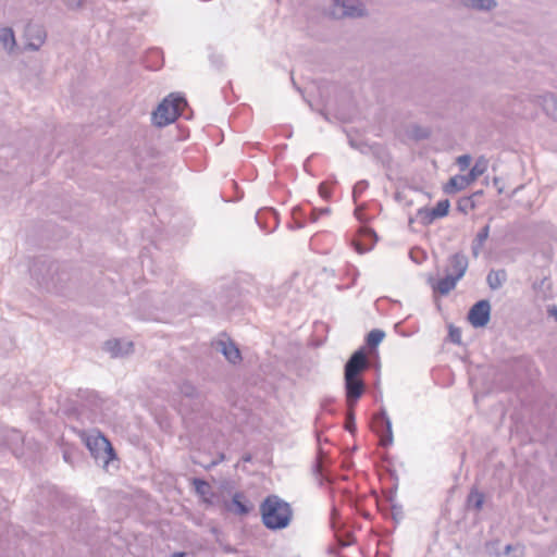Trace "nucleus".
Instances as JSON below:
<instances>
[{"instance_id": "f257e3e1", "label": "nucleus", "mask_w": 557, "mask_h": 557, "mask_svg": "<svg viewBox=\"0 0 557 557\" xmlns=\"http://www.w3.org/2000/svg\"><path fill=\"white\" fill-rule=\"evenodd\" d=\"M30 273L42 288L53 293H63L74 278L70 264L47 258H37Z\"/></svg>"}, {"instance_id": "f03ea898", "label": "nucleus", "mask_w": 557, "mask_h": 557, "mask_svg": "<svg viewBox=\"0 0 557 557\" xmlns=\"http://www.w3.org/2000/svg\"><path fill=\"white\" fill-rule=\"evenodd\" d=\"M366 368V348L360 347L351 354L344 366V388L347 407H356L358 400L366 393V383L361 377Z\"/></svg>"}, {"instance_id": "7ed1b4c3", "label": "nucleus", "mask_w": 557, "mask_h": 557, "mask_svg": "<svg viewBox=\"0 0 557 557\" xmlns=\"http://www.w3.org/2000/svg\"><path fill=\"white\" fill-rule=\"evenodd\" d=\"M260 515L263 525L272 531L283 530L293 519L292 506L277 495L267 496L260 504Z\"/></svg>"}, {"instance_id": "20e7f679", "label": "nucleus", "mask_w": 557, "mask_h": 557, "mask_svg": "<svg viewBox=\"0 0 557 557\" xmlns=\"http://www.w3.org/2000/svg\"><path fill=\"white\" fill-rule=\"evenodd\" d=\"M78 436L89 450L96 463L107 468L110 461L117 459L111 442L98 429L81 430L78 431Z\"/></svg>"}, {"instance_id": "39448f33", "label": "nucleus", "mask_w": 557, "mask_h": 557, "mask_svg": "<svg viewBox=\"0 0 557 557\" xmlns=\"http://www.w3.org/2000/svg\"><path fill=\"white\" fill-rule=\"evenodd\" d=\"M187 100L178 95L171 94L164 98L152 113L153 123L159 126H166L183 115L184 108H187Z\"/></svg>"}, {"instance_id": "423d86ee", "label": "nucleus", "mask_w": 557, "mask_h": 557, "mask_svg": "<svg viewBox=\"0 0 557 557\" xmlns=\"http://www.w3.org/2000/svg\"><path fill=\"white\" fill-rule=\"evenodd\" d=\"M372 430L381 437V445L386 447L393 443L392 422L382 408L372 419Z\"/></svg>"}, {"instance_id": "0eeeda50", "label": "nucleus", "mask_w": 557, "mask_h": 557, "mask_svg": "<svg viewBox=\"0 0 557 557\" xmlns=\"http://www.w3.org/2000/svg\"><path fill=\"white\" fill-rule=\"evenodd\" d=\"M468 321L478 329L484 327L491 320V304L487 299L476 301L468 311Z\"/></svg>"}, {"instance_id": "6e6552de", "label": "nucleus", "mask_w": 557, "mask_h": 557, "mask_svg": "<svg viewBox=\"0 0 557 557\" xmlns=\"http://www.w3.org/2000/svg\"><path fill=\"white\" fill-rule=\"evenodd\" d=\"M332 13L338 17H361L366 15V10L359 0H343L338 2Z\"/></svg>"}, {"instance_id": "1a4fd4ad", "label": "nucleus", "mask_w": 557, "mask_h": 557, "mask_svg": "<svg viewBox=\"0 0 557 557\" xmlns=\"http://www.w3.org/2000/svg\"><path fill=\"white\" fill-rule=\"evenodd\" d=\"M25 37L27 39L26 48L37 51L45 42L47 33L42 25L29 23L25 27Z\"/></svg>"}, {"instance_id": "9d476101", "label": "nucleus", "mask_w": 557, "mask_h": 557, "mask_svg": "<svg viewBox=\"0 0 557 557\" xmlns=\"http://www.w3.org/2000/svg\"><path fill=\"white\" fill-rule=\"evenodd\" d=\"M468 267V257L463 252L459 251L448 258L446 273L453 275L459 281L466 274Z\"/></svg>"}, {"instance_id": "9b49d317", "label": "nucleus", "mask_w": 557, "mask_h": 557, "mask_svg": "<svg viewBox=\"0 0 557 557\" xmlns=\"http://www.w3.org/2000/svg\"><path fill=\"white\" fill-rule=\"evenodd\" d=\"M182 396L191 401V411H199L203 406L205 397L198 388L188 381H185L178 386Z\"/></svg>"}, {"instance_id": "f8f14e48", "label": "nucleus", "mask_w": 557, "mask_h": 557, "mask_svg": "<svg viewBox=\"0 0 557 557\" xmlns=\"http://www.w3.org/2000/svg\"><path fill=\"white\" fill-rule=\"evenodd\" d=\"M133 342L117 338L108 339L103 344V350L109 352L113 358L127 356L133 352Z\"/></svg>"}, {"instance_id": "ddd939ff", "label": "nucleus", "mask_w": 557, "mask_h": 557, "mask_svg": "<svg viewBox=\"0 0 557 557\" xmlns=\"http://www.w3.org/2000/svg\"><path fill=\"white\" fill-rule=\"evenodd\" d=\"M228 511L238 516H247L253 508L252 504L246 498L245 494L237 492L233 495L231 504L226 506Z\"/></svg>"}, {"instance_id": "4468645a", "label": "nucleus", "mask_w": 557, "mask_h": 557, "mask_svg": "<svg viewBox=\"0 0 557 557\" xmlns=\"http://www.w3.org/2000/svg\"><path fill=\"white\" fill-rule=\"evenodd\" d=\"M428 282L431 284L434 293L447 295L456 287L458 280L446 273L437 282H434L433 277H429Z\"/></svg>"}, {"instance_id": "2eb2a0df", "label": "nucleus", "mask_w": 557, "mask_h": 557, "mask_svg": "<svg viewBox=\"0 0 557 557\" xmlns=\"http://www.w3.org/2000/svg\"><path fill=\"white\" fill-rule=\"evenodd\" d=\"M77 398H79L87 408L90 410H98L102 406V398L96 391L88 388H79L76 393Z\"/></svg>"}, {"instance_id": "dca6fc26", "label": "nucleus", "mask_w": 557, "mask_h": 557, "mask_svg": "<svg viewBox=\"0 0 557 557\" xmlns=\"http://www.w3.org/2000/svg\"><path fill=\"white\" fill-rule=\"evenodd\" d=\"M218 350H220L226 360L231 362L232 364H237L242 361V354L238 347L235 345L234 342L225 343L223 341H220L218 343Z\"/></svg>"}, {"instance_id": "f3484780", "label": "nucleus", "mask_w": 557, "mask_h": 557, "mask_svg": "<svg viewBox=\"0 0 557 557\" xmlns=\"http://www.w3.org/2000/svg\"><path fill=\"white\" fill-rule=\"evenodd\" d=\"M490 236V224L484 225L475 235L471 243V253L473 258H478L482 252L484 245Z\"/></svg>"}, {"instance_id": "a211bd4d", "label": "nucleus", "mask_w": 557, "mask_h": 557, "mask_svg": "<svg viewBox=\"0 0 557 557\" xmlns=\"http://www.w3.org/2000/svg\"><path fill=\"white\" fill-rule=\"evenodd\" d=\"M484 500V493L480 492L475 486H473L467 496L466 504L469 509L479 512L483 508Z\"/></svg>"}, {"instance_id": "6ab92c4d", "label": "nucleus", "mask_w": 557, "mask_h": 557, "mask_svg": "<svg viewBox=\"0 0 557 557\" xmlns=\"http://www.w3.org/2000/svg\"><path fill=\"white\" fill-rule=\"evenodd\" d=\"M487 169V161L484 158H479L474 165L470 169L469 173L462 175L466 184L470 185L474 182L479 176H481Z\"/></svg>"}, {"instance_id": "aec40b11", "label": "nucleus", "mask_w": 557, "mask_h": 557, "mask_svg": "<svg viewBox=\"0 0 557 557\" xmlns=\"http://www.w3.org/2000/svg\"><path fill=\"white\" fill-rule=\"evenodd\" d=\"M507 280L505 270H491L486 276V283L492 290L499 289Z\"/></svg>"}, {"instance_id": "412c9836", "label": "nucleus", "mask_w": 557, "mask_h": 557, "mask_svg": "<svg viewBox=\"0 0 557 557\" xmlns=\"http://www.w3.org/2000/svg\"><path fill=\"white\" fill-rule=\"evenodd\" d=\"M462 5L476 11H491L497 7L495 0H461Z\"/></svg>"}, {"instance_id": "4be33fe9", "label": "nucleus", "mask_w": 557, "mask_h": 557, "mask_svg": "<svg viewBox=\"0 0 557 557\" xmlns=\"http://www.w3.org/2000/svg\"><path fill=\"white\" fill-rule=\"evenodd\" d=\"M542 107L544 112L557 122V95L547 94L543 97Z\"/></svg>"}, {"instance_id": "5701e85b", "label": "nucleus", "mask_w": 557, "mask_h": 557, "mask_svg": "<svg viewBox=\"0 0 557 557\" xmlns=\"http://www.w3.org/2000/svg\"><path fill=\"white\" fill-rule=\"evenodd\" d=\"M406 135L408 136V138L414 141H420L423 139H428L431 135V132L426 127L420 126L418 124H412L407 127Z\"/></svg>"}, {"instance_id": "b1692460", "label": "nucleus", "mask_w": 557, "mask_h": 557, "mask_svg": "<svg viewBox=\"0 0 557 557\" xmlns=\"http://www.w3.org/2000/svg\"><path fill=\"white\" fill-rule=\"evenodd\" d=\"M467 186L468 184H466V181L463 180L462 175H456L448 180L444 187V191L446 194H455L457 191L465 189Z\"/></svg>"}, {"instance_id": "393cba45", "label": "nucleus", "mask_w": 557, "mask_h": 557, "mask_svg": "<svg viewBox=\"0 0 557 557\" xmlns=\"http://www.w3.org/2000/svg\"><path fill=\"white\" fill-rule=\"evenodd\" d=\"M0 41L3 48L11 52L16 45L13 29L10 27L0 28Z\"/></svg>"}, {"instance_id": "a878e982", "label": "nucleus", "mask_w": 557, "mask_h": 557, "mask_svg": "<svg viewBox=\"0 0 557 557\" xmlns=\"http://www.w3.org/2000/svg\"><path fill=\"white\" fill-rule=\"evenodd\" d=\"M417 218L420 219L421 224L424 226L432 224L436 219H441L434 208L429 209L426 207L420 208L418 210Z\"/></svg>"}, {"instance_id": "bb28decb", "label": "nucleus", "mask_w": 557, "mask_h": 557, "mask_svg": "<svg viewBox=\"0 0 557 557\" xmlns=\"http://www.w3.org/2000/svg\"><path fill=\"white\" fill-rule=\"evenodd\" d=\"M263 214H269L270 218L273 220V227L271 230H269V231L270 232L274 231L278 226V223H280L277 211L272 209V208H269V209H265L263 211H259L256 214V221L260 225V227L262 230H268V225L265 223H263L262 220H261Z\"/></svg>"}, {"instance_id": "cd10ccee", "label": "nucleus", "mask_w": 557, "mask_h": 557, "mask_svg": "<svg viewBox=\"0 0 557 557\" xmlns=\"http://www.w3.org/2000/svg\"><path fill=\"white\" fill-rule=\"evenodd\" d=\"M385 337V332L380 329H373L366 336V344L369 348L375 349Z\"/></svg>"}, {"instance_id": "c85d7f7f", "label": "nucleus", "mask_w": 557, "mask_h": 557, "mask_svg": "<svg viewBox=\"0 0 557 557\" xmlns=\"http://www.w3.org/2000/svg\"><path fill=\"white\" fill-rule=\"evenodd\" d=\"M345 429L350 434H354L357 430L355 407H347V411H346V416H345Z\"/></svg>"}, {"instance_id": "c756f323", "label": "nucleus", "mask_w": 557, "mask_h": 557, "mask_svg": "<svg viewBox=\"0 0 557 557\" xmlns=\"http://www.w3.org/2000/svg\"><path fill=\"white\" fill-rule=\"evenodd\" d=\"M474 208H475V203L473 200V196L461 197L457 201V210L461 213L467 214L469 210H472Z\"/></svg>"}, {"instance_id": "7c9ffc66", "label": "nucleus", "mask_w": 557, "mask_h": 557, "mask_svg": "<svg viewBox=\"0 0 557 557\" xmlns=\"http://www.w3.org/2000/svg\"><path fill=\"white\" fill-rule=\"evenodd\" d=\"M191 484H193L196 493L201 496H205L210 488L209 483L206 480L200 479V478H194L191 480Z\"/></svg>"}, {"instance_id": "2f4dec72", "label": "nucleus", "mask_w": 557, "mask_h": 557, "mask_svg": "<svg viewBox=\"0 0 557 557\" xmlns=\"http://www.w3.org/2000/svg\"><path fill=\"white\" fill-rule=\"evenodd\" d=\"M449 208H450V202H449L448 199L440 200L436 203V206L434 207V209L436 210V212L438 213V215L441 218H444V216L448 215Z\"/></svg>"}, {"instance_id": "473e14b6", "label": "nucleus", "mask_w": 557, "mask_h": 557, "mask_svg": "<svg viewBox=\"0 0 557 557\" xmlns=\"http://www.w3.org/2000/svg\"><path fill=\"white\" fill-rule=\"evenodd\" d=\"M369 183L364 180L357 182L352 188V198L355 201L362 195V193L368 188Z\"/></svg>"}, {"instance_id": "72a5a7b5", "label": "nucleus", "mask_w": 557, "mask_h": 557, "mask_svg": "<svg viewBox=\"0 0 557 557\" xmlns=\"http://www.w3.org/2000/svg\"><path fill=\"white\" fill-rule=\"evenodd\" d=\"M448 338L451 343L460 345L461 344V331L459 327L454 325H449L448 330Z\"/></svg>"}, {"instance_id": "f704fd0d", "label": "nucleus", "mask_w": 557, "mask_h": 557, "mask_svg": "<svg viewBox=\"0 0 557 557\" xmlns=\"http://www.w3.org/2000/svg\"><path fill=\"white\" fill-rule=\"evenodd\" d=\"M471 160L472 159L470 154H462L457 158V164L459 165L460 170L463 171L469 168Z\"/></svg>"}, {"instance_id": "c9c22d12", "label": "nucleus", "mask_w": 557, "mask_h": 557, "mask_svg": "<svg viewBox=\"0 0 557 557\" xmlns=\"http://www.w3.org/2000/svg\"><path fill=\"white\" fill-rule=\"evenodd\" d=\"M330 213V208H322V209H311L310 220L312 222L317 221L320 214H327Z\"/></svg>"}, {"instance_id": "e433bc0d", "label": "nucleus", "mask_w": 557, "mask_h": 557, "mask_svg": "<svg viewBox=\"0 0 557 557\" xmlns=\"http://www.w3.org/2000/svg\"><path fill=\"white\" fill-rule=\"evenodd\" d=\"M64 4L70 10H79L83 8L84 0H64Z\"/></svg>"}, {"instance_id": "4c0bfd02", "label": "nucleus", "mask_w": 557, "mask_h": 557, "mask_svg": "<svg viewBox=\"0 0 557 557\" xmlns=\"http://www.w3.org/2000/svg\"><path fill=\"white\" fill-rule=\"evenodd\" d=\"M319 194L322 198L329 199L331 197V188L326 183H321L319 185Z\"/></svg>"}, {"instance_id": "58836bf2", "label": "nucleus", "mask_w": 557, "mask_h": 557, "mask_svg": "<svg viewBox=\"0 0 557 557\" xmlns=\"http://www.w3.org/2000/svg\"><path fill=\"white\" fill-rule=\"evenodd\" d=\"M339 519V512L337 511L336 508H333L332 509V512H331V525H332V529L337 533V521Z\"/></svg>"}, {"instance_id": "ea45409f", "label": "nucleus", "mask_w": 557, "mask_h": 557, "mask_svg": "<svg viewBox=\"0 0 557 557\" xmlns=\"http://www.w3.org/2000/svg\"><path fill=\"white\" fill-rule=\"evenodd\" d=\"M338 542H339L342 547H347V546L352 544L354 536H352V534L347 533V534H345L344 539H338Z\"/></svg>"}, {"instance_id": "a19ab883", "label": "nucleus", "mask_w": 557, "mask_h": 557, "mask_svg": "<svg viewBox=\"0 0 557 557\" xmlns=\"http://www.w3.org/2000/svg\"><path fill=\"white\" fill-rule=\"evenodd\" d=\"M392 510H393L392 515H393V519L394 520H398V518H401V515H403L401 506L393 504L392 505Z\"/></svg>"}, {"instance_id": "79ce46f5", "label": "nucleus", "mask_w": 557, "mask_h": 557, "mask_svg": "<svg viewBox=\"0 0 557 557\" xmlns=\"http://www.w3.org/2000/svg\"><path fill=\"white\" fill-rule=\"evenodd\" d=\"M210 60L218 67H220L223 64L222 55L212 54L210 57Z\"/></svg>"}, {"instance_id": "37998d69", "label": "nucleus", "mask_w": 557, "mask_h": 557, "mask_svg": "<svg viewBox=\"0 0 557 557\" xmlns=\"http://www.w3.org/2000/svg\"><path fill=\"white\" fill-rule=\"evenodd\" d=\"M333 401H334V399H333V398H325V399L322 401V408H323L324 410H327V411H330V412H333V410H331V409L329 408V407H330V405H331Z\"/></svg>"}, {"instance_id": "c03bdc74", "label": "nucleus", "mask_w": 557, "mask_h": 557, "mask_svg": "<svg viewBox=\"0 0 557 557\" xmlns=\"http://www.w3.org/2000/svg\"><path fill=\"white\" fill-rule=\"evenodd\" d=\"M547 312H548L549 317H554L557 320V307L556 306L548 307Z\"/></svg>"}, {"instance_id": "a18cd8bd", "label": "nucleus", "mask_w": 557, "mask_h": 557, "mask_svg": "<svg viewBox=\"0 0 557 557\" xmlns=\"http://www.w3.org/2000/svg\"><path fill=\"white\" fill-rule=\"evenodd\" d=\"M355 249L359 253H362V252L369 250V248L363 247L360 243L355 244Z\"/></svg>"}, {"instance_id": "49530a36", "label": "nucleus", "mask_w": 557, "mask_h": 557, "mask_svg": "<svg viewBox=\"0 0 557 557\" xmlns=\"http://www.w3.org/2000/svg\"><path fill=\"white\" fill-rule=\"evenodd\" d=\"M63 459L66 461V462H71V456L67 451H64L63 453Z\"/></svg>"}, {"instance_id": "de8ad7c7", "label": "nucleus", "mask_w": 557, "mask_h": 557, "mask_svg": "<svg viewBox=\"0 0 557 557\" xmlns=\"http://www.w3.org/2000/svg\"><path fill=\"white\" fill-rule=\"evenodd\" d=\"M368 234H369L370 237H373L374 240H377V236H376V234H375V232L373 230H369Z\"/></svg>"}, {"instance_id": "09e8293b", "label": "nucleus", "mask_w": 557, "mask_h": 557, "mask_svg": "<svg viewBox=\"0 0 557 557\" xmlns=\"http://www.w3.org/2000/svg\"><path fill=\"white\" fill-rule=\"evenodd\" d=\"M186 556V553L184 552H176L172 555V557H185Z\"/></svg>"}, {"instance_id": "8fccbe9b", "label": "nucleus", "mask_w": 557, "mask_h": 557, "mask_svg": "<svg viewBox=\"0 0 557 557\" xmlns=\"http://www.w3.org/2000/svg\"><path fill=\"white\" fill-rule=\"evenodd\" d=\"M394 496H395V495H394V493H393V492H389V494H388V496H387V502L393 503V500H394Z\"/></svg>"}, {"instance_id": "3c124183", "label": "nucleus", "mask_w": 557, "mask_h": 557, "mask_svg": "<svg viewBox=\"0 0 557 557\" xmlns=\"http://www.w3.org/2000/svg\"><path fill=\"white\" fill-rule=\"evenodd\" d=\"M512 549V546L510 544H508L506 547H505V554H509Z\"/></svg>"}, {"instance_id": "603ef678", "label": "nucleus", "mask_w": 557, "mask_h": 557, "mask_svg": "<svg viewBox=\"0 0 557 557\" xmlns=\"http://www.w3.org/2000/svg\"><path fill=\"white\" fill-rule=\"evenodd\" d=\"M242 459H243L244 461H250V460H251V457H250V455H245V456H243V458H242Z\"/></svg>"}, {"instance_id": "864d4df0", "label": "nucleus", "mask_w": 557, "mask_h": 557, "mask_svg": "<svg viewBox=\"0 0 557 557\" xmlns=\"http://www.w3.org/2000/svg\"><path fill=\"white\" fill-rule=\"evenodd\" d=\"M482 194H483V191H482V190H479V191H475L472 196H473V197H476V196H481Z\"/></svg>"}, {"instance_id": "5fc2aeb1", "label": "nucleus", "mask_w": 557, "mask_h": 557, "mask_svg": "<svg viewBox=\"0 0 557 557\" xmlns=\"http://www.w3.org/2000/svg\"><path fill=\"white\" fill-rule=\"evenodd\" d=\"M494 184H495L496 186H499V178L495 177V178H494Z\"/></svg>"}, {"instance_id": "6e6d98bb", "label": "nucleus", "mask_w": 557, "mask_h": 557, "mask_svg": "<svg viewBox=\"0 0 557 557\" xmlns=\"http://www.w3.org/2000/svg\"><path fill=\"white\" fill-rule=\"evenodd\" d=\"M298 211H300V209H297V208L294 209V218L295 219H296V214L298 213Z\"/></svg>"}]
</instances>
